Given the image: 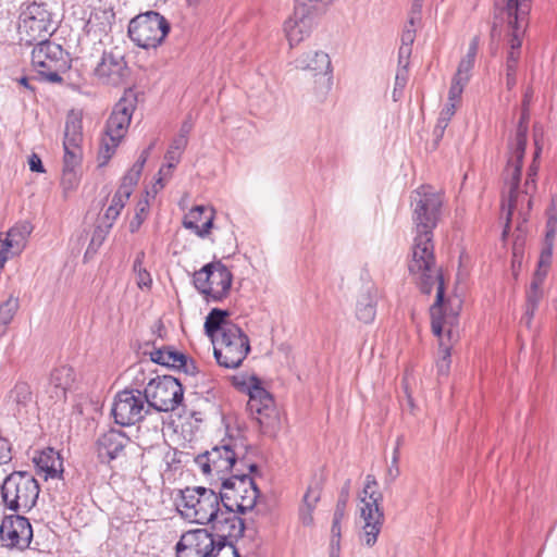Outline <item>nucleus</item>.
<instances>
[{"label":"nucleus","mask_w":557,"mask_h":557,"mask_svg":"<svg viewBox=\"0 0 557 557\" xmlns=\"http://www.w3.org/2000/svg\"><path fill=\"white\" fill-rule=\"evenodd\" d=\"M210 524L215 532V541L231 542V539L242 536L245 530L244 521L227 500H224L223 510Z\"/></svg>","instance_id":"obj_23"},{"label":"nucleus","mask_w":557,"mask_h":557,"mask_svg":"<svg viewBox=\"0 0 557 557\" xmlns=\"http://www.w3.org/2000/svg\"><path fill=\"white\" fill-rule=\"evenodd\" d=\"M128 74L129 69L125 61L124 53L119 47L103 51L101 60L95 69L96 77L102 84L112 86L123 84Z\"/></svg>","instance_id":"obj_17"},{"label":"nucleus","mask_w":557,"mask_h":557,"mask_svg":"<svg viewBox=\"0 0 557 557\" xmlns=\"http://www.w3.org/2000/svg\"><path fill=\"white\" fill-rule=\"evenodd\" d=\"M11 460L10 445L4 438H0V465Z\"/></svg>","instance_id":"obj_58"},{"label":"nucleus","mask_w":557,"mask_h":557,"mask_svg":"<svg viewBox=\"0 0 557 557\" xmlns=\"http://www.w3.org/2000/svg\"><path fill=\"white\" fill-rule=\"evenodd\" d=\"M341 542L337 540H331L329 557H339Z\"/></svg>","instance_id":"obj_62"},{"label":"nucleus","mask_w":557,"mask_h":557,"mask_svg":"<svg viewBox=\"0 0 557 557\" xmlns=\"http://www.w3.org/2000/svg\"><path fill=\"white\" fill-rule=\"evenodd\" d=\"M360 503V518L363 521L360 540L368 547H372L377 541L384 521L382 500L368 499Z\"/></svg>","instance_id":"obj_21"},{"label":"nucleus","mask_w":557,"mask_h":557,"mask_svg":"<svg viewBox=\"0 0 557 557\" xmlns=\"http://www.w3.org/2000/svg\"><path fill=\"white\" fill-rule=\"evenodd\" d=\"M170 30V24L158 12L150 11L134 17L128 25L129 38L140 48L158 47Z\"/></svg>","instance_id":"obj_13"},{"label":"nucleus","mask_w":557,"mask_h":557,"mask_svg":"<svg viewBox=\"0 0 557 557\" xmlns=\"http://www.w3.org/2000/svg\"><path fill=\"white\" fill-rule=\"evenodd\" d=\"M442 203L441 194L431 186H420L411 195L417 235L413 240L412 257L408 269L416 277L423 294H430L436 287V300L433 308L435 333L441 330L436 314L445 296V285L443 275L435 265L432 236L440 218Z\"/></svg>","instance_id":"obj_1"},{"label":"nucleus","mask_w":557,"mask_h":557,"mask_svg":"<svg viewBox=\"0 0 557 557\" xmlns=\"http://www.w3.org/2000/svg\"><path fill=\"white\" fill-rule=\"evenodd\" d=\"M214 211L205 206L194 207L184 218L183 225L185 228L193 231L199 237H206L213 226Z\"/></svg>","instance_id":"obj_29"},{"label":"nucleus","mask_w":557,"mask_h":557,"mask_svg":"<svg viewBox=\"0 0 557 557\" xmlns=\"http://www.w3.org/2000/svg\"><path fill=\"white\" fill-rule=\"evenodd\" d=\"M379 289L372 282L362 284L357 296L356 315L363 323H370L376 314Z\"/></svg>","instance_id":"obj_28"},{"label":"nucleus","mask_w":557,"mask_h":557,"mask_svg":"<svg viewBox=\"0 0 557 557\" xmlns=\"http://www.w3.org/2000/svg\"><path fill=\"white\" fill-rule=\"evenodd\" d=\"M212 344L216 362L225 369L239 368L250 351L249 338L238 325L225 326Z\"/></svg>","instance_id":"obj_7"},{"label":"nucleus","mask_w":557,"mask_h":557,"mask_svg":"<svg viewBox=\"0 0 557 557\" xmlns=\"http://www.w3.org/2000/svg\"><path fill=\"white\" fill-rule=\"evenodd\" d=\"M233 275L221 261H213L194 273V285L208 301H221L230 293Z\"/></svg>","instance_id":"obj_9"},{"label":"nucleus","mask_w":557,"mask_h":557,"mask_svg":"<svg viewBox=\"0 0 557 557\" xmlns=\"http://www.w3.org/2000/svg\"><path fill=\"white\" fill-rule=\"evenodd\" d=\"M140 175L129 170L122 178L120 187H124L127 195H132L134 186L138 183Z\"/></svg>","instance_id":"obj_55"},{"label":"nucleus","mask_w":557,"mask_h":557,"mask_svg":"<svg viewBox=\"0 0 557 557\" xmlns=\"http://www.w3.org/2000/svg\"><path fill=\"white\" fill-rule=\"evenodd\" d=\"M145 259V252L140 251L137 253L134 261L133 270L136 275V283L139 288H149L152 284V278L147 269L143 265Z\"/></svg>","instance_id":"obj_44"},{"label":"nucleus","mask_w":557,"mask_h":557,"mask_svg":"<svg viewBox=\"0 0 557 557\" xmlns=\"http://www.w3.org/2000/svg\"><path fill=\"white\" fill-rule=\"evenodd\" d=\"M546 233L544 247L542 249V264H547L553 256L555 236L557 232V195L552 196L550 202L546 209Z\"/></svg>","instance_id":"obj_31"},{"label":"nucleus","mask_w":557,"mask_h":557,"mask_svg":"<svg viewBox=\"0 0 557 557\" xmlns=\"http://www.w3.org/2000/svg\"><path fill=\"white\" fill-rule=\"evenodd\" d=\"M32 65L39 81L51 84L62 83V74L71 66L69 53L48 39L40 40L33 49Z\"/></svg>","instance_id":"obj_5"},{"label":"nucleus","mask_w":557,"mask_h":557,"mask_svg":"<svg viewBox=\"0 0 557 557\" xmlns=\"http://www.w3.org/2000/svg\"><path fill=\"white\" fill-rule=\"evenodd\" d=\"M82 121L75 115H70L65 123L63 148H82Z\"/></svg>","instance_id":"obj_39"},{"label":"nucleus","mask_w":557,"mask_h":557,"mask_svg":"<svg viewBox=\"0 0 557 557\" xmlns=\"http://www.w3.org/2000/svg\"><path fill=\"white\" fill-rule=\"evenodd\" d=\"M36 467L45 473V478H55L62 472V461L53 449L41 451L34 458Z\"/></svg>","instance_id":"obj_34"},{"label":"nucleus","mask_w":557,"mask_h":557,"mask_svg":"<svg viewBox=\"0 0 557 557\" xmlns=\"http://www.w3.org/2000/svg\"><path fill=\"white\" fill-rule=\"evenodd\" d=\"M28 165H29L30 171H33V172H38V173L45 172L41 159L36 153L30 154V157L28 158Z\"/></svg>","instance_id":"obj_59"},{"label":"nucleus","mask_w":557,"mask_h":557,"mask_svg":"<svg viewBox=\"0 0 557 557\" xmlns=\"http://www.w3.org/2000/svg\"><path fill=\"white\" fill-rule=\"evenodd\" d=\"M528 121V109L523 108V112L517 127L515 139L509 145V158L507 161V175H509V172H511V201L517 200L513 191L517 188V180L519 177V162L524 157L525 152Z\"/></svg>","instance_id":"obj_18"},{"label":"nucleus","mask_w":557,"mask_h":557,"mask_svg":"<svg viewBox=\"0 0 557 557\" xmlns=\"http://www.w3.org/2000/svg\"><path fill=\"white\" fill-rule=\"evenodd\" d=\"M443 305H444V300L441 302L440 308H438V312L436 314L437 318H438L440 324H441L440 332L435 333V331H434L433 308L435 306V302L431 307V319H432V323L431 324H432V332H433V334L436 335L437 337H440V351H438L440 356H438V359L436 361L437 373L440 375H447L448 372H449L450 362H451V359H450V346L445 343L444 337H443V331H444V329L447 325H449V327H448L446 333H447L448 339H450L451 336H453L451 324H453V320L455 319V317H447V315H445Z\"/></svg>","instance_id":"obj_25"},{"label":"nucleus","mask_w":557,"mask_h":557,"mask_svg":"<svg viewBox=\"0 0 557 557\" xmlns=\"http://www.w3.org/2000/svg\"><path fill=\"white\" fill-rule=\"evenodd\" d=\"M345 506H346L345 500L338 502V504L336 506V509L334 512V518H333V523H332V529H331V533H332L331 540H337L341 542V521L343 520V518L345 516Z\"/></svg>","instance_id":"obj_48"},{"label":"nucleus","mask_w":557,"mask_h":557,"mask_svg":"<svg viewBox=\"0 0 557 557\" xmlns=\"http://www.w3.org/2000/svg\"><path fill=\"white\" fill-rule=\"evenodd\" d=\"M255 420L260 425L261 432L270 436H274L282 424L281 414L275 404L270 406V408H265L259 416H256Z\"/></svg>","instance_id":"obj_36"},{"label":"nucleus","mask_w":557,"mask_h":557,"mask_svg":"<svg viewBox=\"0 0 557 557\" xmlns=\"http://www.w3.org/2000/svg\"><path fill=\"white\" fill-rule=\"evenodd\" d=\"M377 481L374 475L368 474L366 476L364 486L360 496V502L366 500H383V495L376 490Z\"/></svg>","instance_id":"obj_45"},{"label":"nucleus","mask_w":557,"mask_h":557,"mask_svg":"<svg viewBox=\"0 0 557 557\" xmlns=\"http://www.w3.org/2000/svg\"><path fill=\"white\" fill-rule=\"evenodd\" d=\"M550 262H552V257L549 258V261L547 264H542V255L540 256V260H539V268L534 274V278L532 282H537L539 283V286L542 285L546 274H547V269L548 267L550 265Z\"/></svg>","instance_id":"obj_56"},{"label":"nucleus","mask_w":557,"mask_h":557,"mask_svg":"<svg viewBox=\"0 0 557 557\" xmlns=\"http://www.w3.org/2000/svg\"><path fill=\"white\" fill-rule=\"evenodd\" d=\"M129 438L116 429H109L101 433L96 442L98 457L102 461H111L117 458L124 450Z\"/></svg>","instance_id":"obj_26"},{"label":"nucleus","mask_w":557,"mask_h":557,"mask_svg":"<svg viewBox=\"0 0 557 557\" xmlns=\"http://www.w3.org/2000/svg\"><path fill=\"white\" fill-rule=\"evenodd\" d=\"M82 148L64 149L63 169H76L82 162Z\"/></svg>","instance_id":"obj_49"},{"label":"nucleus","mask_w":557,"mask_h":557,"mask_svg":"<svg viewBox=\"0 0 557 557\" xmlns=\"http://www.w3.org/2000/svg\"><path fill=\"white\" fill-rule=\"evenodd\" d=\"M412 46L400 45L398 50L399 59H410Z\"/></svg>","instance_id":"obj_63"},{"label":"nucleus","mask_w":557,"mask_h":557,"mask_svg":"<svg viewBox=\"0 0 557 557\" xmlns=\"http://www.w3.org/2000/svg\"><path fill=\"white\" fill-rule=\"evenodd\" d=\"M248 447L242 440L224 438L220 445L212 447L196 457L195 462L205 474H215L218 476L227 472L238 473V469L247 472H253L257 469L256 463L247 458Z\"/></svg>","instance_id":"obj_2"},{"label":"nucleus","mask_w":557,"mask_h":557,"mask_svg":"<svg viewBox=\"0 0 557 557\" xmlns=\"http://www.w3.org/2000/svg\"><path fill=\"white\" fill-rule=\"evenodd\" d=\"M210 557H238V555L232 542L215 541L213 537Z\"/></svg>","instance_id":"obj_47"},{"label":"nucleus","mask_w":557,"mask_h":557,"mask_svg":"<svg viewBox=\"0 0 557 557\" xmlns=\"http://www.w3.org/2000/svg\"><path fill=\"white\" fill-rule=\"evenodd\" d=\"M39 491L37 480L21 471L9 474L1 486L3 502L13 511H29L36 505Z\"/></svg>","instance_id":"obj_8"},{"label":"nucleus","mask_w":557,"mask_h":557,"mask_svg":"<svg viewBox=\"0 0 557 557\" xmlns=\"http://www.w3.org/2000/svg\"><path fill=\"white\" fill-rule=\"evenodd\" d=\"M191 128H193V123L190 121H185L182 124L180 134L177 136L184 135V138L187 139V136H188L189 132L191 131Z\"/></svg>","instance_id":"obj_64"},{"label":"nucleus","mask_w":557,"mask_h":557,"mask_svg":"<svg viewBox=\"0 0 557 557\" xmlns=\"http://www.w3.org/2000/svg\"><path fill=\"white\" fill-rule=\"evenodd\" d=\"M333 1L334 0H298L296 4L307 7L309 12L318 16L325 12Z\"/></svg>","instance_id":"obj_52"},{"label":"nucleus","mask_w":557,"mask_h":557,"mask_svg":"<svg viewBox=\"0 0 557 557\" xmlns=\"http://www.w3.org/2000/svg\"><path fill=\"white\" fill-rule=\"evenodd\" d=\"M321 497V486L317 483L310 485L304 495L302 507L314 509Z\"/></svg>","instance_id":"obj_51"},{"label":"nucleus","mask_w":557,"mask_h":557,"mask_svg":"<svg viewBox=\"0 0 557 557\" xmlns=\"http://www.w3.org/2000/svg\"><path fill=\"white\" fill-rule=\"evenodd\" d=\"M213 534L206 529L185 532L176 544V557H210Z\"/></svg>","instance_id":"obj_19"},{"label":"nucleus","mask_w":557,"mask_h":557,"mask_svg":"<svg viewBox=\"0 0 557 557\" xmlns=\"http://www.w3.org/2000/svg\"><path fill=\"white\" fill-rule=\"evenodd\" d=\"M317 15L305 5H295L294 14L284 24V32L290 47L308 37L314 26Z\"/></svg>","instance_id":"obj_24"},{"label":"nucleus","mask_w":557,"mask_h":557,"mask_svg":"<svg viewBox=\"0 0 557 557\" xmlns=\"http://www.w3.org/2000/svg\"><path fill=\"white\" fill-rule=\"evenodd\" d=\"M49 382L54 388V395L52 397L62 399L74 382V371L69 366H60L51 372Z\"/></svg>","instance_id":"obj_32"},{"label":"nucleus","mask_w":557,"mask_h":557,"mask_svg":"<svg viewBox=\"0 0 557 557\" xmlns=\"http://www.w3.org/2000/svg\"><path fill=\"white\" fill-rule=\"evenodd\" d=\"M18 309V298L10 296L0 304V337L5 333L8 324L12 321Z\"/></svg>","instance_id":"obj_41"},{"label":"nucleus","mask_w":557,"mask_h":557,"mask_svg":"<svg viewBox=\"0 0 557 557\" xmlns=\"http://www.w3.org/2000/svg\"><path fill=\"white\" fill-rule=\"evenodd\" d=\"M398 458V447H396L393 454L391 465L386 471V482L392 483L399 475Z\"/></svg>","instance_id":"obj_54"},{"label":"nucleus","mask_w":557,"mask_h":557,"mask_svg":"<svg viewBox=\"0 0 557 557\" xmlns=\"http://www.w3.org/2000/svg\"><path fill=\"white\" fill-rule=\"evenodd\" d=\"M313 510L314 509H311V508H306V507H302L300 506L299 508V519L301 521V523L306 527H309V525H312L313 523Z\"/></svg>","instance_id":"obj_57"},{"label":"nucleus","mask_w":557,"mask_h":557,"mask_svg":"<svg viewBox=\"0 0 557 557\" xmlns=\"http://www.w3.org/2000/svg\"><path fill=\"white\" fill-rule=\"evenodd\" d=\"M457 108L453 103H446L440 112L437 123L433 131L434 140L437 144L444 136L451 117L455 115Z\"/></svg>","instance_id":"obj_43"},{"label":"nucleus","mask_w":557,"mask_h":557,"mask_svg":"<svg viewBox=\"0 0 557 557\" xmlns=\"http://www.w3.org/2000/svg\"><path fill=\"white\" fill-rule=\"evenodd\" d=\"M534 143L536 146L535 152H534V160L532 165L529 168L528 176L525 180V183L523 185V188L520 186V175H521V165L522 161L519 162V177L517 180V188L515 189L516 195V201H511V172H509V175H507V168L505 169V184L508 187V198L507 200H503L502 209L503 211H506V225L503 231V237L507 236L509 232V224L511 221L512 213L518 210L520 213L523 211V205L525 202L527 211L531 209V198L529 197L531 190L535 189V176L537 174V165L535 164L536 159L540 156L541 148L539 146L537 140V134L536 131L534 132ZM523 160V158L521 159Z\"/></svg>","instance_id":"obj_11"},{"label":"nucleus","mask_w":557,"mask_h":557,"mask_svg":"<svg viewBox=\"0 0 557 557\" xmlns=\"http://www.w3.org/2000/svg\"><path fill=\"white\" fill-rule=\"evenodd\" d=\"M294 64L297 70L311 73L314 78L313 92L323 100L333 86L330 55L321 50L307 51L296 58Z\"/></svg>","instance_id":"obj_14"},{"label":"nucleus","mask_w":557,"mask_h":557,"mask_svg":"<svg viewBox=\"0 0 557 557\" xmlns=\"http://www.w3.org/2000/svg\"><path fill=\"white\" fill-rule=\"evenodd\" d=\"M149 356L154 363L168 368L181 369V367L186 366V356L172 347L154 348L149 351Z\"/></svg>","instance_id":"obj_33"},{"label":"nucleus","mask_w":557,"mask_h":557,"mask_svg":"<svg viewBox=\"0 0 557 557\" xmlns=\"http://www.w3.org/2000/svg\"><path fill=\"white\" fill-rule=\"evenodd\" d=\"M135 94L133 90L125 91L121 100L114 106L109 116L104 134L100 140L98 152L99 165L103 166L115 153V149L127 133L132 114L135 109Z\"/></svg>","instance_id":"obj_3"},{"label":"nucleus","mask_w":557,"mask_h":557,"mask_svg":"<svg viewBox=\"0 0 557 557\" xmlns=\"http://www.w3.org/2000/svg\"><path fill=\"white\" fill-rule=\"evenodd\" d=\"M467 82L459 81L457 78H453L451 86L448 91V101L447 103H453L455 108L458 107L461 94L463 91Z\"/></svg>","instance_id":"obj_53"},{"label":"nucleus","mask_w":557,"mask_h":557,"mask_svg":"<svg viewBox=\"0 0 557 557\" xmlns=\"http://www.w3.org/2000/svg\"><path fill=\"white\" fill-rule=\"evenodd\" d=\"M182 498L177 505L180 512L186 519L199 524H210L223 510L221 492L196 486L181 491Z\"/></svg>","instance_id":"obj_4"},{"label":"nucleus","mask_w":557,"mask_h":557,"mask_svg":"<svg viewBox=\"0 0 557 557\" xmlns=\"http://www.w3.org/2000/svg\"><path fill=\"white\" fill-rule=\"evenodd\" d=\"M420 20L419 15L410 14L409 21L406 24L401 34V44L412 46L416 38V23Z\"/></svg>","instance_id":"obj_50"},{"label":"nucleus","mask_w":557,"mask_h":557,"mask_svg":"<svg viewBox=\"0 0 557 557\" xmlns=\"http://www.w3.org/2000/svg\"><path fill=\"white\" fill-rule=\"evenodd\" d=\"M149 408L158 411H173L183 400L184 391L180 381L171 375L149 381L144 389Z\"/></svg>","instance_id":"obj_15"},{"label":"nucleus","mask_w":557,"mask_h":557,"mask_svg":"<svg viewBox=\"0 0 557 557\" xmlns=\"http://www.w3.org/2000/svg\"><path fill=\"white\" fill-rule=\"evenodd\" d=\"M228 315L230 313L227 310L218 308H214L209 312L205 322V331L206 334L211 338V342L216 337L218 334H222L224 332L225 326L235 325L234 323L227 321Z\"/></svg>","instance_id":"obj_35"},{"label":"nucleus","mask_w":557,"mask_h":557,"mask_svg":"<svg viewBox=\"0 0 557 557\" xmlns=\"http://www.w3.org/2000/svg\"><path fill=\"white\" fill-rule=\"evenodd\" d=\"M33 230L34 226L29 221H20L7 232L5 238H0V268H3L10 258L24 250Z\"/></svg>","instance_id":"obj_22"},{"label":"nucleus","mask_w":557,"mask_h":557,"mask_svg":"<svg viewBox=\"0 0 557 557\" xmlns=\"http://www.w3.org/2000/svg\"><path fill=\"white\" fill-rule=\"evenodd\" d=\"M532 2L519 0H496L499 18L507 24L510 35V49L507 55L509 67L518 63L522 38L529 25Z\"/></svg>","instance_id":"obj_6"},{"label":"nucleus","mask_w":557,"mask_h":557,"mask_svg":"<svg viewBox=\"0 0 557 557\" xmlns=\"http://www.w3.org/2000/svg\"><path fill=\"white\" fill-rule=\"evenodd\" d=\"M479 49V37H473L470 41L467 54L459 62L457 72L454 78L462 82H469L471 76V70L473 69L475 57Z\"/></svg>","instance_id":"obj_38"},{"label":"nucleus","mask_w":557,"mask_h":557,"mask_svg":"<svg viewBox=\"0 0 557 557\" xmlns=\"http://www.w3.org/2000/svg\"><path fill=\"white\" fill-rule=\"evenodd\" d=\"M5 409L14 417H21L28 412L34 404L30 385L24 381H17L5 397Z\"/></svg>","instance_id":"obj_27"},{"label":"nucleus","mask_w":557,"mask_h":557,"mask_svg":"<svg viewBox=\"0 0 557 557\" xmlns=\"http://www.w3.org/2000/svg\"><path fill=\"white\" fill-rule=\"evenodd\" d=\"M187 141H188V139H185L184 135L176 136L172 140V144L170 145V147L164 156V158L166 160V164L160 169V171H159L160 175H171V171L176 166V164L181 160V154H182L183 150L185 149V147L187 146Z\"/></svg>","instance_id":"obj_37"},{"label":"nucleus","mask_w":557,"mask_h":557,"mask_svg":"<svg viewBox=\"0 0 557 557\" xmlns=\"http://www.w3.org/2000/svg\"><path fill=\"white\" fill-rule=\"evenodd\" d=\"M144 211H145V207H141L139 212H137L135 218L131 221V223H129V231L132 233H135L139 228V226L141 225L143 219L140 216V213H143Z\"/></svg>","instance_id":"obj_61"},{"label":"nucleus","mask_w":557,"mask_h":557,"mask_svg":"<svg viewBox=\"0 0 557 557\" xmlns=\"http://www.w3.org/2000/svg\"><path fill=\"white\" fill-rule=\"evenodd\" d=\"M248 395L247 409L252 419L262 413L265 408H270V406L274 405L271 394L260 385V381L256 376L250 379Z\"/></svg>","instance_id":"obj_30"},{"label":"nucleus","mask_w":557,"mask_h":557,"mask_svg":"<svg viewBox=\"0 0 557 557\" xmlns=\"http://www.w3.org/2000/svg\"><path fill=\"white\" fill-rule=\"evenodd\" d=\"M0 537L9 546L27 547L33 539L28 519L20 515L5 516L0 525Z\"/></svg>","instance_id":"obj_20"},{"label":"nucleus","mask_w":557,"mask_h":557,"mask_svg":"<svg viewBox=\"0 0 557 557\" xmlns=\"http://www.w3.org/2000/svg\"><path fill=\"white\" fill-rule=\"evenodd\" d=\"M78 183L79 176L76 169H63L61 187L65 197L76 189Z\"/></svg>","instance_id":"obj_46"},{"label":"nucleus","mask_w":557,"mask_h":557,"mask_svg":"<svg viewBox=\"0 0 557 557\" xmlns=\"http://www.w3.org/2000/svg\"><path fill=\"white\" fill-rule=\"evenodd\" d=\"M18 35L22 41L32 45L53 33L51 14L44 3L22 4L18 16Z\"/></svg>","instance_id":"obj_12"},{"label":"nucleus","mask_w":557,"mask_h":557,"mask_svg":"<svg viewBox=\"0 0 557 557\" xmlns=\"http://www.w3.org/2000/svg\"><path fill=\"white\" fill-rule=\"evenodd\" d=\"M251 472L238 469V473L232 474L231 478L223 479L221 487V502L224 500L233 504L235 511L245 513L251 510L257 503L259 490L249 476Z\"/></svg>","instance_id":"obj_10"},{"label":"nucleus","mask_w":557,"mask_h":557,"mask_svg":"<svg viewBox=\"0 0 557 557\" xmlns=\"http://www.w3.org/2000/svg\"><path fill=\"white\" fill-rule=\"evenodd\" d=\"M542 289L537 282H532L527 294V309L523 317L525 324L529 325L542 298Z\"/></svg>","instance_id":"obj_42"},{"label":"nucleus","mask_w":557,"mask_h":557,"mask_svg":"<svg viewBox=\"0 0 557 557\" xmlns=\"http://www.w3.org/2000/svg\"><path fill=\"white\" fill-rule=\"evenodd\" d=\"M147 159H148V150H144L131 170L133 172H136L138 175H140Z\"/></svg>","instance_id":"obj_60"},{"label":"nucleus","mask_w":557,"mask_h":557,"mask_svg":"<svg viewBox=\"0 0 557 557\" xmlns=\"http://www.w3.org/2000/svg\"><path fill=\"white\" fill-rule=\"evenodd\" d=\"M128 198L129 195H127L126 189L124 187H119V189L112 198L111 205L104 212L103 219L108 221L107 227H111L113 225V222L120 215Z\"/></svg>","instance_id":"obj_40"},{"label":"nucleus","mask_w":557,"mask_h":557,"mask_svg":"<svg viewBox=\"0 0 557 557\" xmlns=\"http://www.w3.org/2000/svg\"><path fill=\"white\" fill-rule=\"evenodd\" d=\"M148 411L146 397L138 389H124L117 393L111 410L115 423L123 426L140 421Z\"/></svg>","instance_id":"obj_16"}]
</instances>
